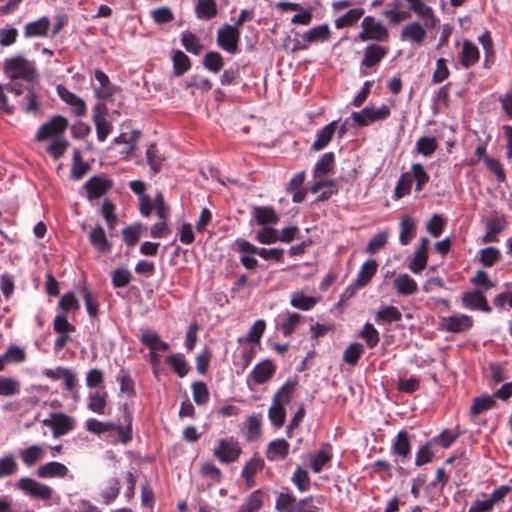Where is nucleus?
I'll return each mask as SVG.
<instances>
[{
  "label": "nucleus",
  "mask_w": 512,
  "mask_h": 512,
  "mask_svg": "<svg viewBox=\"0 0 512 512\" xmlns=\"http://www.w3.org/2000/svg\"><path fill=\"white\" fill-rule=\"evenodd\" d=\"M293 391L294 383L287 381L272 397V405L268 410V417L276 428H281L285 423V405L290 402Z\"/></svg>",
  "instance_id": "obj_1"
},
{
  "label": "nucleus",
  "mask_w": 512,
  "mask_h": 512,
  "mask_svg": "<svg viewBox=\"0 0 512 512\" xmlns=\"http://www.w3.org/2000/svg\"><path fill=\"white\" fill-rule=\"evenodd\" d=\"M3 71L12 81L22 79L28 83L35 80V66L23 56L17 55L4 61Z\"/></svg>",
  "instance_id": "obj_2"
},
{
  "label": "nucleus",
  "mask_w": 512,
  "mask_h": 512,
  "mask_svg": "<svg viewBox=\"0 0 512 512\" xmlns=\"http://www.w3.org/2000/svg\"><path fill=\"white\" fill-rule=\"evenodd\" d=\"M361 27L362 31L358 34V38L361 41L374 40L384 42L389 38L388 29L372 16L364 17Z\"/></svg>",
  "instance_id": "obj_3"
},
{
  "label": "nucleus",
  "mask_w": 512,
  "mask_h": 512,
  "mask_svg": "<svg viewBox=\"0 0 512 512\" xmlns=\"http://www.w3.org/2000/svg\"><path fill=\"white\" fill-rule=\"evenodd\" d=\"M390 115V109L386 105H382L378 109L365 107L361 111L352 112L351 119L353 126L363 127L379 120H384Z\"/></svg>",
  "instance_id": "obj_4"
},
{
  "label": "nucleus",
  "mask_w": 512,
  "mask_h": 512,
  "mask_svg": "<svg viewBox=\"0 0 512 512\" xmlns=\"http://www.w3.org/2000/svg\"><path fill=\"white\" fill-rule=\"evenodd\" d=\"M241 452L239 442L230 437L220 439L214 448L213 454L222 463H233L239 458Z\"/></svg>",
  "instance_id": "obj_5"
},
{
  "label": "nucleus",
  "mask_w": 512,
  "mask_h": 512,
  "mask_svg": "<svg viewBox=\"0 0 512 512\" xmlns=\"http://www.w3.org/2000/svg\"><path fill=\"white\" fill-rule=\"evenodd\" d=\"M17 488L31 497L41 500H49L52 496V488L32 478L23 477L17 481Z\"/></svg>",
  "instance_id": "obj_6"
},
{
  "label": "nucleus",
  "mask_w": 512,
  "mask_h": 512,
  "mask_svg": "<svg viewBox=\"0 0 512 512\" xmlns=\"http://www.w3.org/2000/svg\"><path fill=\"white\" fill-rule=\"evenodd\" d=\"M68 127V121L65 117L60 115H55L51 118L50 121L43 123L35 136L37 141L46 140L48 137H59L60 134L64 133V131Z\"/></svg>",
  "instance_id": "obj_7"
},
{
  "label": "nucleus",
  "mask_w": 512,
  "mask_h": 512,
  "mask_svg": "<svg viewBox=\"0 0 512 512\" xmlns=\"http://www.w3.org/2000/svg\"><path fill=\"white\" fill-rule=\"evenodd\" d=\"M378 268L376 260H367L361 266L360 271L357 274V278L352 285H350L344 292V296H352L357 289L365 287L372 277L375 275Z\"/></svg>",
  "instance_id": "obj_8"
},
{
  "label": "nucleus",
  "mask_w": 512,
  "mask_h": 512,
  "mask_svg": "<svg viewBox=\"0 0 512 512\" xmlns=\"http://www.w3.org/2000/svg\"><path fill=\"white\" fill-rule=\"evenodd\" d=\"M107 113L108 109L103 102H98L93 108V122L100 142L105 141L112 130V124L106 119Z\"/></svg>",
  "instance_id": "obj_9"
},
{
  "label": "nucleus",
  "mask_w": 512,
  "mask_h": 512,
  "mask_svg": "<svg viewBox=\"0 0 512 512\" xmlns=\"http://www.w3.org/2000/svg\"><path fill=\"white\" fill-rule=\"evenodd\" d=\"M235 245L239 252H250L251 254H257L265 260L273 259L281 261L284 250L281 248H258L249 241L238 238L235 240Z\"/></svg>",
  "instance_id": "obj_10"
},
{
  "label": "nucleus",
  "mask_w": 512,
  "mask_h": 512,
  "mask_svg": "<svg viewBox=\"0 0 512 512\" xmlns=\"http://www.w3.org/2000/svg\"><path fill=\"white\" fill-rule=\"evenodd\" d=\"M240 38V32L236 27L225 24L217 32V44L223 50L229 53H236L238 49V42Z\"/></svg>",
  "instance_id": "obj_11"
},
{
  "label": "nucleus",
  "mask_w": 512,
  "mask_h": 512,
  "mask_svg": "<svg viewBox=\"0 0 512 512\" xmlns=\"http://www.w3.org/2000/svg\"><path fill=\"white\" fill-rule=\"evenodd\" d=\"M43 424L52 429L54 437H59L73 429L74 420L63 413H53L51 419H45Z\"/></svg>",
  "instance_id": "obj_12"
},
{
  "label": "nucleus",
  "mask_w": 512,
  "mask_h": 512,
  "mask_svg": "<svg viewBox=\"0 0 512 512\" xmlns=\"http://www.w3.org/2000/svg\"><path fill=\"white\" fill-rule=\"evenodd\" d=\"M329 33L330 30L327 24L315 26L302 35L301 41L298 40L295 42L293 51L305 50L308 48V44L325 40L329 36Z\"/></svg>",
  "instance_id": "obj_13"
},
{
  "label": "nucleus",
  "mask_w": 512,
  "mask_h": 512,
  "mask_svg": "<svg viewBox=\"0 0 512 512\" xmlns=\"http://www.w3.org/2000/svg\"><path fill=\"white\" fill-rule=\"evenodd\" d=\"M473 326L472 317L466 314H454L442 318V327L449 332L462 333Z\"/></svg>",
  "instance_id": "obj_14"
},
{
  "label": "nucleus",
  "mask_w": 512,
  "mask_h": 512,
  "mask_svg": "<svg viewBox=\"0 0 512 512\" xmlns=\"http://www.w3.org/2000/svg\"><path fill=\"white\" fill-rule=\"evenodd\" d=\"M113 183L111 180L105 177H92L85 184L84 188L87 191V197L89 200L98 199L104 195L111 187Z\"/></svg>",
  "instance_id": "obj_15"
},
{
  "label": "nucleus",
  "mask_w": 512,
  "mask_h": 512,
  "mask_svg": "<svg viewBox=\"0 0 512 512\" xmlns=\"http://www.w3.org/2000/svg\"><path fill=\"white\" fill-rule=\"evenodd\" d=\"M462 304L465 308L472 310H480L485 313H490L492 311L481 290H474L463 293Z\"/></svg>",
  "instance_id": "obj_16"
},
{
  "label": "nucleus",
  "mask_w": 512,
  "mask_h": 512,
  "mask_svg": "<svg viewBox=\"0 0 512 512\" xmlns=\"http://www.w3.org/2000/svg\"><path fill=\"white\" fill-rule=\"evenodd\" d=\"M426 38V30L419 22H411L403 27L400 40L413 45H421Z\"/></svg>",
  "instance_id": "obj_17"
},
{
  "label": "nucleus",
  "mask_w": 512,
  "mask_h": 512,
  "mask_svg": "<svg viewBox=\"0 0 512 512\" xmlns=\"http://www.w3.org/2000/svg\"><path fill=\"white\" fill-rule=\"evenodd\" d=\"M88 239L90 244L100 253L108 254L112 250V243L108 240L104 228L100 225L95 226L89 232Z\"/></svg>",
  "instance_id": "obj_18"
},
{
  "label": "nucleus",
  "mask_w": 512,
  "mask_h": 512,
  "mask_svg": "<svg viewBox=\"0 0 512 512\" xmlns=\"http://www.w3.org/2000/svg\"><path fill=\"white\" fill-rule=\"evenodd\" d=\"M69 470L66 465L56 461L47 462L36 469V475L39 478H64Z\"/></svg>",
  "instance_id": "obj_19"
},
{
  "label": "nucleus",
  "mask_w": 512,
  "mask_h": 512,
  "mask_svg": "<svg viewBox=\"0 0 512 512\" xmlns=\"http://www.w3.org/2000/svg\"><path fill=\"white\" fill-rule=\"evenodd\" d=\"M275 370L276 368L270 360H264L254 367L248 381L252 380L255 384H264L273 377Z\"/></svg>",
  "instance_id": "obj_20"
},
{
  "label": "nucleus",
  "mask_w": 512,
  "mask_h": 512,
  "mask_svg": "<svg viewBox=\"0 0 512 512\" xmlns=\"http://www.w3.org/2000/svg\"><path fill=\"white\" fill-rule=\"evenodd\" d=\"M57 93H58L59 97L72 108L73 112L77 116H82L85 114L86 104L83 99H81L74 93L70 92L63 85L57 86Z\"/></svg>",
  "instance_id": "obj_21"
},
{
  "label": "nucleus",
  "mask_w": 512,
  "mask_h": 512,
  "mask_svg": "<svg viewBox=\"0 0 512 512\" xmlns=\"http://www.w3.org/2000/svg\"><path fill=\"white\" fill-rule=\"evenodd\" d=\"M406 1L408 2L411 11H413L416 15L424 20L425 27L432 28L435 26L436 19L430 6L426 5L422 0Z\"/></svg>",
  "instance_id": "obj_22"
},
{
  "label": "nucleus",
  "mask_w": 512,
  "mask_h": 512,
  "mask_svg": "<svg viewBox=\"0 0 512 512\" xmlns=\"http://www.w3.org/2000/svg\"><path fill=\"white\" fill-rule=\"evenodd\" d=\"M428 244H429V240L426 237H422L420 239V245L417 248V250L415 251V254L409 264V269L415 274L420 273L426 267L427 259H428V255H427Z\"/></svg>",
  "instance_id": "obj_23"
},
{
  "label": "nucleus",
  "mask_w": 512,
  "mask_h": 512,
  "mask_svg": "<svg viewBox=\"0 0 512 512\" xmlns=\"http://www.w3.org/2000/svg\"><path fill=\"white\" fill-rule=\"evenodd\" d=\"M19 456L26 467H32L45 456V447L38 444L19 450Z\"/></svg>",
  "instance_id": "obj_24"
},
{
  "label": "nucleus",
  "mask_w": 512,
  "mask_h": 512,
  "mask_svg": "<svg viewBox=\"0 0 512 512\" xmlns=\"http://www.w3.org/2000/svg\"><path fill=\"white\" fill-rule=\"evenodd\" d=\"M95 79L99 82L100 87L95 90V97L100 100H109L112 98L116 88L109 80V77L102 70H95Z\"/></svg>",
  "instance_id": "obj_25"
},
{
  "label": "nucleus",
  "mask_w": 512,
  "mask_h": 512,
  "mask_svg": "<svg viewBox=\"0 0 512 512\" xmlns=\"http://www.w3.org/2000/svg\"><path fill=\"white\" fill-rule=\"evenodd\" d=\"M486 233L482 237L483 243L498 242V234H500L506 227L504 217L491 218L486 221Z\"/></svg>",
  "instance_id": "obj_26"
},
{
  "label": "nucleus",
  "mask_w": 512,
  "mask_h": 512,
  "mask_svg": "<svg viewBox=\"0 0 512 512\" xmlns=\"http://www.w3.org/2000/svg\"><path fill=\"white\" fill-rule=\"evenodd\" d=\"M387 48L372 44L365 48L364 56L362 59V66L371 68L379 63L386 55Z\"/></svg>",
  "instance_id": "obj_27"
},
{
  "label": "nucleus",
  "mask_w": 512,
  "mask_h": 512,
  "mask_svg": "<svg viewBox=\"0 0 512 512\" xmlns=\"http://www.w3.org/2000/svg\"><path fill=\"white\" fill-rule=\"evenodd\" d=\"M337 128V121H332L317 131L316 140L312 144V150L320 151L331 141Z\"/></svg>",
  "instance_id": "obj_28"
},
{
  "label": "nucleus",
  "mask_w": 512,
  "mask_h": 512,
  "mask_svg": "<svg viewBox=\"0 0 512 512\" xmlns=\"http://www.w3.org/2000/svg\"><path fill=\"white\" fill-rule=\"evenodd\" d=\"M289 447L285 439H276L269 443L266 456L270 461L284 460L289 453Z\"/></svg>",
  "instance_id": "obj_29"
},
{
  "label": "nucleus",
  "mask_w": 512,
  "mask_h": 512,
  "mask_svg": "<svg viewBox=\"0 0 512 512\" xmlns=\"http://www.w3.org/2000/svg\"><path fill=\"white\" fill-rule=\"evenodd\" d=\"M479 56L480 53L477 46L469 40H465L460 54V64L464 68H469L478 62Z\"/></svg>",
  "instance_id": "obj_30"
},
{
  "label": "nucleus",
  "mask_w": 512,
  "mask_h": 512,
  "mask_svg": "<svg viewBox=\"0 0 512 512\" xmlns=\"http://www.w3.org/2000/svg\"><path fill=\"white\" fill-rule=\"evenodd\" d=\"M393 287L400 295L408 296L417 292L418 286L408 274H400L393 280Z\"/></svg>",
  "instance_id": "obj_31"
},
{
  "label": "nucleus",
  "mask_w": 512,
  "mask_h": 512,
  "mask_svg": "<svg viewBox=\"0 0 512 512\" xmlns=\"http://www.w3.org/2000/svg\"><path fill=\"white\" fill-rule=\"evenodd\" d=\"M253 217L259 225L276 224L279 216L271 206H255Z\"/></svg>",
  "instance_id": "obj_32"
},
{
  "label": "nucleus",
  "mask_w": 512,
  "mask_h": 512,
  "mask_svg": "<svg viewBox=\"0 0 512 512\" xmlns=\"http://www.w3.org/2000/svg\"><path fill=\"white\" fill-rule=\"evenodd\" d=\"M415 233H416L415 220L408 215L403 216L400 221L399 242L402 245L409 244L411 239L415 236Z\"/></svg>",
  "instance_id": "obj_33"
},
{
  "label": "nucleus",
  "mask_w": 512,
  "mask_h": 512,
  "mask_svg": "<svg viewBox=\"0 0 512 512\" xmlns=\"http://www.w3.org/2000/svg\"><path fill=\"white\" fill-rule=\"evenodd\" d=\"M50 27V21L47 17L29 22L25 25L24 34L26 37L46 36Z\"/></svg>",
  "instance_id": "obj_34"
},
{
  "label": "nucleus",
  "mask_w": 512,
  "mask_h": 512,
  "mask_svg": "<svg viewBox=\"0 0 512 512\" xmlns=\"http://www.w3.org/2000/svg\"><path fill=\"white\" fill-rule=\"evenodd\" d=\"M26 95L20 105L26 114L37 115L40 112L39 97L33 87H26Z\"/></svg>",
  "instance_id": "obj_35"
},
{
  "label": "nucleus",
  "mask_w": 512,
  "mask_h": 512,
  "mask_svg": "<svg viewBox=\"0 0 512 512\" xmlns=\"http://www.w3.org/2000/svg\"><path fill=\"white\" fill-rule=\"evenodd\" d=\"M120 493V482L117 478L111 477L107 480L106 486L101 489L100 497L106 505L115 501Z\"/></svg>",
  "instance_id": "obj_36"
},
{
  "label": "nucleus",
  "mask_w": 512,
  "mask_h": 512,
  "mask_svg": "<svg viewBox=\"0 0 512 512\" xmlns=\"http://www.w3.org/2000/svg\"><path fill=\"white\" fill-rule=\"evenodd\" d=\"M318 298L307 296L302 291H295L291 294L290 304L294 308L307 311L318 303Z\"/></svg>",
  "instance_id": "obj_37"
},
{
  "label": "nucleus",
  "mask_w": 512,
  "mask_h": 512,
  "mask_svg": "<svg viewBox=\"0 0 512 512\" xmlns=\"http://www.w3.org/2000/svg\"><path fill=\"white\" fill-rule=\"evenodd\" d=\"M335 157L332 152H327L315 164L313 177L315 179L327 175L334 167Z\"/></svg>",
  "instance_id": "obj_38"
},
{
  "label": "nucleus",
  "mask_w": 512,
  "mask_h": 512,
  "mask_svg": "<svg viewBox=\"0 0 512 512\" xmlns=\"http://www.w3.org/2000/svg\"><path fill=\"white\" fill-rule=\"evenodd\" d=\"M325 502L323 495L308 496L296 502L294 512H318V505Z\"/></svg>",
  "instance_id": "obj_39"
},
{
  "label": "nucleus",
  "mask_w": 512,
  "mask_h": 512,
  "mask_svg": "<svg viewBox=\"0 0 512 512\" xmlns=\"http://www.w3.org/2000/svg\"><path fill=\"white\" fill-rule=\"evenodd\" d=\"M401 6V1L395 0L393 7L382 11L381 16L389 19L391 24L398 25L399 23L410 17L409 12L400 9Z\"/></svg>",
  "instance_id": "obj_40"
},
{
  "label": "nucleus",
  "mask_w": 512,
  "mask_h": 512,
  "mask_svg": "<svg viewBox=\"0 0 512 512\" xmlns=\"http://www.w3.org/2000/svg\"><path fill=\"white\" fill-rule=\"evenodd\" d=\"M197 18L208 20L217 15V5L215 0H198L195 6Z\"/></svg>",
  "instance_id": "obj_41"
},
{
  "label": "nucleus",
  "mask_w": 512,
  "mask_h": 512,
  "mask_svg": "<svg viewBox=\"0 0 512 512\" xmlns=\"http://www.w3.org/2000/svg\"><path fill=\"white\" fill-rule=\"evenodd\" d=\"M324 187H329V192H321L318 197L319 201L328 200L333 194L338 192L336 184L333 180H315L310 187L311 193L315 194L322 190Z\"/></svg>",
  "instance_id": "obj_42"
},
{
  "label": "nucleus",
  "mask_w": 512,
  "mask_h": 512,
  "mask_svg": "<svg viewBox=\"0 0 512 512\" xmlns=\"http://www.w3.org/2000/svg\"><path fill=\"white\" fill-rule=\"evenodd\" d=\"M173 72L176 76H182L190 67L191 62L189 57L181 50H176L172 56Z\"/></svg>",
  "instance_id": "obj_43"
},
{
  "label": "nucleus",
  "mask_w": 512,
  "mask_h": 512,
  "mask_svg": "<svg viewBox=\"0 0 512 512\" xmlns=\"http://www.w3.org/2000/svg\"><path fill=\"white\" fill-rule=\"evenodd\" d=\"M495 405L494 395H482L476 397L470 407L472 415H479L480 413L491 409Z\"/></svg>",
  "instance_id": "obj_44"
},
{
  "label": "nucleus",
  "mask_w": 512,
  "mask_h": 512,
  "mask_svg": "<svg viewBox=\"0 0 512 512\" xmlns=\"http://www.w3.org/2000/svg\"><path fill=\"white\" fill-rule=\"evenodd\" d=\"M107 393L106 392H94L88 396V409L97 414L105 413Z\"/></svg>",
  "instance_id": "obj_45"
},
{
  "label": "nucleus",
  "mask_w": 512,
  "mask_h": 512,
  "mask_svg": "<svg viewBox=\"0 0 512 512\" xmlns=\"http://www.w3.org/2000/svg\"><path fill=\"white\" fill-rule=\"evenodd\" d=\"M264 467V461L260 458H252L248 461L242 469L241 476L245 479L248 486L253 481L255 474L262 470Z\"/></svg>",
  "instance_id": "obj_46"
},
{
  "label": "nucleus",
  "mask_w": 512,
  "mask_h": 512,
  "mask_svg": "<svg viewBox=\"0 0 512 512\" xmlns=\"http://www.w3.org/2000/svg\"><path fill=\"white\" fill-rule=\"evenodd\" d=\"M410 177H412V182H416L415 190L417 192H420L430 179L429 175L424 170L423 165L420 163H414L411 166Z\"/></svg>",
  "instance_id": "obj_47"
},
{
  "label": "nucleus",
  "mask_w": 512,
  "mask_h": 512,
  "mask_svg": "<svg viewBox=\"0 0 512 512\" xmlns=\"http://www.w3.org/2000/svg\"><path fill=\"white\" fill-rule=\"evenodd\" d=\"M392 450L394 454H397L403 458H406L410 454V443L406 431L398 432Z\"/></svg>",
  "instance_id": "obj_48"
},
{
  "label": "nucleus",
  "mask_w": 512,
  "mask_h": 512,
  "mask_svg": "<svg viewBox=\"0 0 512 512\" xmlns=\"http://www.w3.org/2000/svg\"><path fill=\"white\" fill-rule=\"evenodd\" d=\"M203 65L210 72L218 73L224 65L223 57L215 51L207 52L203 57Z\"/></svg>",
  "instance_id": "obj_49"
},
{
  "label": "nucleus",
  "mask_w": 512,
  "mask_h": 512,
  "mask_svg": "<svg viewBox=\"0 0 512 512\" xmlns=\"http://www.w3.org/2000/svg\"><path fill=\"white\" fill-rule=\"evenodd\" d=\"M437 147L438 144L436 139L429 136L419 138L415 145L416 151L425 157L432 155L436 151Z\"/></svg>",
  "instance_id": "obj_50"
},
{
  "label": "nucleus",
  "mask_w": 512,
  "mask_h": 512,
  "mask_svg": "<svg viewBox=\"0 0 512 512\" xmlns=\"http://www.w3.org/2000/svg\"><path fill=\"white\" fill-rule=\"evenodd\" d=\"M18 470V464L13 454L9 453L0 458V478L14 475Z\"/></svg>",
  "instance_id": "obj_51"
},
{
  "label": "nucleus",
  "mask_w": 512,
  "mask_h": 512,
  "mask_svg": "<svg viewBox=\"0 0 512 512\" xmlns=\"http://www.w3.org/2000/svg\"><path fill=\"white\" fill-rule=\"evenodd\" d=\"M181 43L186 51L195 55H198L203 48L199 38L191 32L182 33Z\"/></svg>",
  "instance_id": "obj_52"
},
{
  "label": "nucleus",
  "mask_w": 512,
  "mask_h": 512,
  "mask_svg": "<svg viewBox=\"0 0 512 512\" xmlns=\"http://www.w3.org/2000/svg\"><path fill=\"white\" fill-rule=\"evenodd\" d=\"M363 14H364L363 8L350 9L343 16L336 19L335 26H336V28H343L346 26H351L354 23H356L363 16Z\"/></svg>",
  "instance_id": "obj_53"
},
{
  "label": "nucleus",
  "mask_w": 512,
  "mask_h": 512,
  "mask_svg": "<svg viewBox=\"0 0 512 512\" xmlns=\"http://www.w3.org/2000/svg\"><path fill=\"white\" fill-rule=\"evenodd\" d=\"M88 170L89 166L82 161L79 150H74L73 163L70 172L71 178L74 180H79L87 173Z\"/></svg>",
  "instance_id": "obj_54"
},
{
  "label": "nucleus",
  "mask_w": 512,
  "mask_h": 512,
  "mask_svg": "<svg viewBox=\"0 0 512 512\" xmlns=\"http://www.w3.org/2000/svg\"><path fill=\"white\" fill-rule=\"evenodd\" d=\"M291 480L300 492H306L310 489V478L308 472L301 466H298L295 469Z\"/></svg>",
  "instance_id": "obj_55"
},
{
  "label": "nucleus",
  "mask_w": 512,
  "mask_h": 512,
  "mask_svg": "<svg viewBox=\"0 0 512 512\" xmlns=\"http://www.w3.org/2000/svg\"><path fill=\"white\" fill-rule=\"evenodd\" d=\"M296 498L290 493H280L275 502V509L279 512H294Z\"/></svg>",
  "instance_id": "obj_56"
},
{
  "label": "nucleus",
  "mask_w": 512,
  "mask_h": 512,
  "mask_svg": "<svg viewBox=\"0 0 512 512\" xmlns=\"http://www.w3.org/2000/svg\"><path fill=\"white\" fill-rule=\"evenodd\" d=\"M146 159L147 163L150 166V169L154 174L158 173L161 170L162 163L164 161V157L158 154L156 146L151 144L146 150Z\"/></svg>",
  "instance_id": "obj_57"
},
{
  "label": "nucleus",
  "mask_w": 512,
  "mask_h": 512,
  "mask_svg": "<svg viewBox=\"0 0 512 512\" xmlns=\"http://www.w3.org/2000/svg\"><path fill=\"white\" fill-rule=\"evenodd\" d=\"M331 454L326 450H320L310 458V466L314 473H319L330 462Z\"/></svg>",
  "instance_id": "obj_58"
},
{
  "label": "nucleus",
  "mask_w": 512,
  "mask_h": 512,
  "mask_svg": "<svg viewBox=\"0 0 512 512\" xmlns=\"http://www.w3.org/2000/svg\"><path fill=\"white\" fill-rule=\"evenodd\" d=\"M193 400L197 405H204L209 400V391L207 385L202 381L192 384Z\"/></svg>",
  "instance_id": "obj_59"
},
{
  "label": "nucleus",
  "mask_w": 512,
  "mask_h": 512,
  "mask_svg": "<svg viewBox=\"0 0 512 512\" xmlns=\"http://www.w3.org/2000/svg\"><path fill=\"white\" fill-rule=\"evenodd\" d=\"M412 188V177H410V172L403 173L395 187L394 195L396 199H400L403 196L410 193Z\"/></svg>",
  "instance_id": "obj_60"
},
{
  "label": "nucleus",
  "mask_w": 512,
  "mask_h": 512,
  "mask_svg": "<svg viewBox=\"0 0 512 512\" xmlns=\"http://www.w3.org/2000/svg\"><path fill=\"white\" fill-rule=\"evenodd\" d=\"M471 283L478 287V290L488 291L495 287V283L488 277V274L483 270H477L475 275L471 278Z\"/></svg>",
  "instance_id": "obj_61"
},
{
  "label": "nucleus",
  "mask_w": 512,
  "mask_h": 512,
  "mask_svg": "<svg viewBox=\"0 0 512 512\" xmlns=\"http://www.w3.org/2000/svg\"><path fill=\"white\" fill-rule=\"evenodd\" d=\"M402 318V314L399 309L395 306H385L380 311H378L376 315V321H385V322H393L400 321Z\"/></svg>",
  "instance_id": "obj_62"
},
{
  "label": "nucleus",
  "mask_w": 512,
  "mask_h": 512,
  "mask_svg": "<svg viewBox=\"0 0 512 512\" xmlns=\"http://www.w3.org/2000/svg\"><path fill=\"white\" fill-rule=\"evenodd\" d=\"M388 236L389 234L386 231L378 232L369 240L366 247V252L368 254H375L381 250L385 246Z\"/></svg>",
  "instance_id": "obj_63"
},
{
  "label": "nucleus",
  "mask_w": 512,
  "mask_h": 512,
  "mask_svg": "<svg viewBox=\"0 0 512 512\" xmlns=\"http://www.w3.org/2000/svg\"><path fill=\"white\" fill-rule=\"evenodd\" d=\"M131 279L132 274L126 268H117L112 272V284L115 288L126 287Z\"/></svg>",
  "instance_id": "obj_64"
}]
</instances>
